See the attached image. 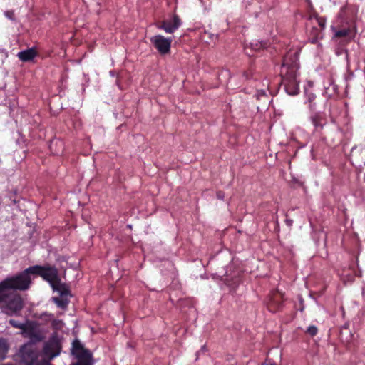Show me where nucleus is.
Masks as SVG:
<instances>
[{"instance_id":"f257e3e1","label":"nucleus","mask_w":365,"mask_h":365,"mask_svg":"<svg viewBox=\"0 0 365 365\" xmlns=\"http://www.w3.org/2000/svg\"><path fill=\"white\" fill-rule=\"evenodd\" d=\"M299 68L297 51H290L284 57L282 68V83L285 91L289 95H296L299 92L297 71Z\"/></svg>"},{"instance_id":"f03ea898","label":"nucleus","mask_w":365,"mask_h":365,"mask_svg":"<svg viewBox=\"0 0 365 365\" xmlns=\"http://www.w3.org/2000/svg\"><path fill=\"white\" fill-rule=\"evenodd\" d=\"M31 274L32 268L30 267L21 272L4 279L0 282V291L6 289L15 292L29 289L32 284Z\"/></svg>"},{"instance_id":"7ed1b4c3","label":"nucleus","mask_w":365,"mask_h":365,"mask_svg":"<svg viewBox=\"0 0 365 365\" xmlns=\"http://www.w3.org/2000/svg\"><path fill=\"white\" fill-rule=\"evenodd\" d=\"M0 304H3V309L8 315L19 314L24 304L19 293L6 289L0 291Z\"/></svg>"},{"instance_id":"20e7f679","label":"nucleus","mask_w":365,"mask_h":365,"mask_svg":"<svg viewBox=\"0 0 365 365\" xmlns=\"http://www.w3.org/2000/svg\"><path fill=\"white\" fill-rule=\"evenodd\" d=\"M39 352L36 345L31 342L26 343L20 346L13 359L18 365H40ZM51 364L46 362L41 365Z\"/></svg>"},{"instance_id":"39448f33","label":"nucleus","mask_w":365,"mask_h":365,"mask_svg":"<svg viewBox=\"0 0 365 365\" xmlns=\"http://www.w3.org/2000/svg\"><path fill=\"white\" fill-rule=\"evenodd\" d=\"M71 352L77 361L70 365H94L92 352L86 349L78 339H75L72 342Z\"/></svg>"},{"instance_id":"423d86ee","label":"nucleus","mask_w":365,"mask_h":365,"mask_svg":"<svg viewBox=\"0 0 365 365\" xmlns=\"http://www.w3.org/2000/svg\"><path fill=\"white\" fill-rule=\"evenodd\" d=\"M31 272L32 274L38 275L44 281L48 282L51 287L55 283L58 282V279L61 278L58 269L54 265L48 264L32 265Z\"/></svg>"},{"instance_id":"0eeeda50","label":"nucleus","mask_w":365,"mask_h":365,"mask_svg":"<svg viewBox=\"0 0 365 365\" xmlns=\"http://www.w3.org/2000/svg\"><path fill=\"white\" fill-rule=\"evenodd\" d=\"M284 302V294L278 289L273 290L268 295L267 308L269 312L276 313L283 309Z\"/></svg>"},{"instance_id":"6e6552de","label":"nucleus","mask_w":365,"mask_h":365,"mask_svg":"<svg viewBox=\"0 0 365 365\" xmlns=\"http://www.w3.org/2000/svg\"><path fill=\"white\" fill-rule=\"evenodd\" d=\"M61 342L56 339H51L45 343L43 347V354L49 359L61 354Z\"/></svg>"},{"instance_id":"1a4fd4ad","label":"nucleus","mask_w":365,"mask_h":365,"mask_svg":"<svg viewBox=\"0 0 365 365\" xmlns=\"http://www.w3.org/2000/svg\"><path fill=\"white\" fill-rule=\"evenodd\" d=\"M150 41L160 53L165 54L170 51L173 40L158 34L152 37Z\"/></svg>"},{"instance_id":"9d476101","label":"nucleus","mask_w":365,"mask_h":365,"mask_svg":"<svg viewBox=\"0 0 365 365\" xmlns=\"http://www.w3.org/2000/svg\"><path fill=\"white\" fill-rule=\"evenodd\" d=\"M180 25V19L178 16H174L170 19L163 21L160 25L158 27L159 29H163L167 33H173Z\"/></svg>"},{"instance_id":"9b49d317","label":"nucleus","mask_w":365,"mask_h":365,"mask_svg":"<svg viewBox=\"0 0 365 365\" xmlns=\"http://www.w3.org/2000/svg\"><path fill=\"white\" fill-rule=\"evenodd\" d=\"M334 32V37L338 38H345L351 40L354 37L356 31L350 24L346 27H342L340 29H335L333 28Z\"/></svg>"},{"instance_id":"f8f14e48","label":"nucleus","mask_w":365,"mask_h":365,"mask_svg":"<svg viewBox=\"0 0 365 365\" xmlns=\"http://www.w3.org/2000/svg\"><path fill=\"white\" fill-rule=\"evenodd\" d=\"M51 288L53 291L59 292L61 297L67 298L68 296L71 295L69 287L66 284L61 282V278L58 279V282L55 283Z\"/></svg>"},{"instance_id":"ddd939ff","label":"nucleus","mask_w":365,"mask_h":365,"mask_svg":"<svg viewBox=\"0 0 365 365\" xmlns=\"http://www.w3.org/2000/svg\"><path fill=\"white\" fill-rule=\"evenodd\" d=\"M24 333L27 334L30 339L33 341H41L42 340V336L39 332L35 330L34 327L31 322H29L28 331Z\"/></svg>"},{"instance_id":"4468645a","label":"nucleus","mask_w":365,"mask_h":365,"mask_svg":"<svg viewBox=\"0 0 365 365\" xmlns=\"http://www.w3.org/2000/svg\"><path fill=\"white\" fill-rule=\"evenodd\" d=\"M36 54V51L34 48H30L19 52L18 57L23 61H27L32 60Z\"/></svg>"},{"instance_id":"2eb2a0df","label":"nucleus","mask_w":365,"mask_h":365,"mask_svg":"<svg viewBox=\"0 0 365 365\" xmlns=\"http://www.w3.org/2000/svg\"><path fill=\"white\" fill-rule=\"evenodd\" d=\"M265 46H266L265 42L254 41V42L250 43L249 46H246L245 51L247 55H252V53L251 51H249V49H250L251 51L252 50L257 51L262 48H264Z\"/></svg>"},{"instance_id":"dca6fc26","label":"nucleus","mask_w":365,"mask_h":365,"mask_svg":"<svg viewBox=\"0 0 365 365\" xmlns=\"http://www.w3.org/2000/svg\"><path fill=\"white\" fill-rule=\"evenodd\" d=\"M51 300L61 309H67L69 304V299L66 297H52Z\"/></svg>"},{"instance_id":"f3484780","label":"nucleus","mask_w":365,"mask_h":365,"mask_svg":"<svg viewBox=\"0 0 365 365\" xmlns=\"http://www.w3.org/2000/svg\"><path fill=\"white\" fill-rule=\"evenodd\" d=\"M9 349V344L5 339H0V361L6 357Z\"/></svg>"},{"instance_id":"a211bd4d","label":"nucleus","mask_w":365,"mask_h":365,"mask_svg":"<svg viewBox=\"0 0 365 365\" xmlns=\"http://www.w3.org/2000/svg\"><path fill=\"white\" fill-rule=\"evenodd\" d=\"M304 96L307 99V102L309 103V109L313 110L314 109V103H313V101L315 99L316 96L312 93V91L309 90V88H304Z\"/></svg>"},{"instance_id":"6ab92c4d","label":"nucleus","mask_w":365,"mask_h":365,"mask_svg":"<svg viewBox=\"0 0 365 365\" xmlns=\"http://www.w3.org/2000/svg\"><path fill=\"white\" fill-rule=\"evenodd\" d=\"M9 323L16 329H19L22 330L23 333L26 332L29 329V322H27L26 323H21L19 321L14 320V319H10L9 321Z\"/></svg>"},{"instance_id":"aec40b11","label":"nucleus","mask_w":365,"mask_h":365,"mask_svg":"<svg viewBox=\"0 0 365 365\" xmlns=\"http://www.w3.org/2000/svg\"><path fill=\"white\" fill-rule=\"evenodd\" d=\"M312 123L314 124V126L315 127H322V117L321 114L317 113L315 114L314 116L312 117Z\"/></svg>"},{"instance_id":"412c9836","label":"nucleus","mask_w":365,"mask_h":365,"mask_svg":"<svg viewBox=\"0 0 365 365\" xmlns=\"http://www.w3.org/2000/svg\"><path fill=\"white\" fill-rule=\"evenodd\" d=\"M318 332L317 327L315 325H310L307 327L305 333L308 334L311 336H315Z\"/></svg>"},{"instance_id":"4be33fe9","label":"nucleus","mask_w":365,"mask_h":365,"mask_svg":"<svg viewBox=\"0 0 365 365\" xmlns=\"http://www.w3.org/2000/svg\"><path fill=\"white\" fill-rule=\"evenodd\" d=\"M62 321L59 319H53L51 322V325L53 326V328L56 329H60L62 327Z\"/></svg>"},{"instance_id":"5701e85b","label":"nucleus","mask_w":365,"mask_h":365,"mask_svg":"<svg viewBox=\"0 0 365 365\" xmlns=\"http://www.w3.org/2000/svg\"><path fill=\"white\" fill-rule=\"evenodd\" d=\"M266 97V91H258L257 92V98L259 99L261 98Z\"/></svg>"},{"instance_id":"b1692460","label":"nucleus","mask_w":365,"mask_h":365,"mask_svg":"<svg viewBox=\"0 0 365 365\" xmlns=\"http://www.w3.org/2000/svg\"><path fill=\"white\" fill-rule=\"evenodd\" d=\"M217 199L220 200H223L225 198V192L223 191L219 190L216 193Z\"/></svg>"},{"instance_id":"393cba45","label":"nucleus","mask_w":365,"mask_h":365,"mask_svg":"<svg viewBox=\"0 0 365 365\" xmlns=\"http://www.w3.org/2000/svg\"><path fill=\"white\" fill-rule=\"evenodd\" d=\"M304 88H309V90L312 91V88H313V81H307L304 86Z\"/></svg>"},{"instance_id":"a878e982","label":"nucleus","mask_w":365,"mask_h":365,"mask_svg":"<svg viewBox=\"0 0 365 365\" xmlns=\"http://www.w3.org/2000/svg\"><path fill=\"white\" fill-rule=\"evenodd\" d=\"M318 21H319L320 26L323 28L324 26V23H325L324 21L318 19Z\"/></svg>"},{"instance_id":"bb28decb","label":"nucleus","mask_w":365,"mask_h":365,"mask_svg":"<svg viewBox=\"0 0 365 365\" xmlns=\"http://www.w3.org/2000/svg\"><path fill=\"white\" fill-rule=\"evenodd\" d=\"M263 365H276V364H264Z\"/></svg>"},{"instance_id":"cd10ccee","label":"nucleus","mask_w":365,"mask_h":365,"mask_svg":"<svg viewBox=\"0 0 365 365\" xmlns=\"http://www.w3.org/2000/svg\"><path fill=\"white\" fill-rule=\"evenodd\" d=\"M3 365H11V364H3Z\"/></svg>"},{"instance_id":"c85d7f7f","label":"nucleus","mask_w":365,"mask_h":365,"mask_svg":"<svg viewBox=\"0 0 365 365\" xmlns=\"http://www.w3.org/2000/svg\"><path fill=\"white\" fill-rule=\"evenodd\" d=\"M46 365H53L52 364H46Z\"/></svg>"}]
</instances>
